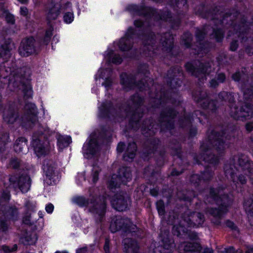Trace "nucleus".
Returning <instances> with one entry per match:
<instances>
[{
  "label": "nucleus",
  "instance_id": "f257e3e1",
  "mask_svg": "<svg viewBox=\"0 0 253 253\" xmlns=\"http://www.w3.org/2000/svg\"><path fill=\"white\" fill-rule=\"evenodd\" d=\"M186 215L183 216L179 225H174L173 228V232L177 236L180 235L181 232H186L184 226L197 227L204 221V216L200 213H194L187 217Z\"/></svg>",
  "mask_w": 253,
  "mask_h": 253
},
{
  "label": "nucleus",
  "instance_id": "f03ea898",
  "mask_svg": "<svg viewBox=\"0 0 253 253\" xmlns=\"http://www.w3.org/2000/svg\"><path fill=\"white\" fill-rule=\"evenodd\" d=\"M75 202L80 206L87 205L90 212L94 214H98L100 217H102L105 212L106 203L104 200H100L95 202H87L83 197H77L75 199Z\"/></svg>",
  "mask_w": 253,
  "mask_h": 253
},
{
  "label": "nucleus",
  "instance_id": "7ed1b4c3",
  "mask_svg": "<svg viewBox=\"0 0 253 253\" xmlns=\"http://www.w3.org/2000/svg\"><path fill=\"white\" fill-rule=\"evenodd\" d=\"M62 9L59 0H53L48 2L46 7V17L51 22L57 19Z\"/></svg>",
  "mask_w": 253,
  "mask_h": 253
},
{
  "label": "nucleus",
  "instance_id": "20e7f679",
  "mask_svg": "<svg viewBox=\"0 0 253 253\" xmlns=\"http://www.w3.org/2000/svg\"><path fill=\"white\" fill-rule=\"evenodd\" d=\"M36 52L35 47V40L33 38L24 39L21 42L19 47V53L23 57L29 56L35 53Z\"/></svg>",
  "mask_w": 253,
  "mask_h": 253
},
{
  "label": "nucleus",
  "instance_id": "39448f33",
  "mask_svg": "<svg viewBox=\"0 0 253 253\" xmlns=\"http://www.w3.org/2000/svg\"><path fill=\"white\" fill-rule=\"evenodd\" d=\"M129 202V199L121 194H117L112 199V206L117 211H123L126 210Z\"/></svg>",
  "mask_w": 253,
  "mask_h": 253
},
{
  "label": "nucleus",
  "instance_id": "423d86ee",
  "mask_svg": "<svg viewBox=\"0 0 253 253\" xmlns=\"http://www.w3.org/2000/svg\"><path fill=\"white\" fill-rule=\"evenodd\" d=\"M32 144L35 153L39 157L45 154L49 150L47 142L41 143V140L36 136H33Z\"/></svg>",
  "mask_w": 253,
  "mask_h": 253
},
{
  "label": "nucleus",
  "instance_id": "0eeeda50",
  "mask_svg": "<svg viewBox=\"0 0 253 253\" xmlns=\"http://www.w3.org/2000/svg\"><path fill=\"white\" fill-rule=\"evenodd\" d=\"M231 115L236 119L240 118H250L253 115V111L250 106L246 105L242 107V110L240 111V113L237 111L235 107L232 108Z\"/></svg>",
  "mask_w": 253,
  "mask_h": 253
},
{
  "label": "nucleus",
  "instance_id": "6e6552de",
  "mask_svg": "<svg viewBox=\"0 0 253 253\" xmlns=\"http://www.w3.org/2000/svg\"><path fill=\"white\" fill-rule=\"evenodd\" d=\"M127 222V220L122 219L121 217H116L111 222L110 230L112 232H116L124 227H126L124 224Z\"/></svg>",
  "mask_w": 253,
  "mask_h": 253
},
{
  "label": "nucleus",
  "instance_id": "1a4fd4ad",
  "mask_svg": "<svg viewBox=\"0 0 253 253\" xmlns=\"http://www.w3.org/2000/svg\"><path fill=\"white\" fill-rule=\"evenodd\" d=\"M239 165L240 167V169L238 170H241L247 172L251 173V169L253 166V163L248 160V159L245 156H243L241 158L238 160Z\"/></svg>",
  "mask_w": 253,
  "mask_h": 253
},
{
  "label": "nucleus",
  "instance_id": "9d476101",
  "mask_svg": "<svg viewBox=\"0 0 253 253\" xmlns=\"http://www.w3.org/2000/svg\"><path fill=\"white\" fill-rule=\"evenodd\" d=\"M180 249L183 248L185 253H199L201 251V247L198 243L192 244L190 243L181 245Z\"/></svg>",
  "mask_w": 253,
  "mask_h": 253
},
{
  "label": "nucleus",
  "instance_id": "9b49d317",
  "mask_svg": "<svg viewBox=\"0 0 253 253\" xmlns=\"http://www.w3.org/2000/svg\"><path fill=\"white\" fill-rule=\"evenodd\" d=\"M19 189L23 193L28 191L30 187V178L28 176H23L19 177L18 180Z\"/></svg>",
  "mask_w": 253,
  "mask_h": 253
},
{
  "label": "nucleus",
  "instance_id": "f8f14e48",
  "mask_svg": "<svg viewBox=\"0 0 253 253\" xmlns=\"http://www.w3.org/2000/svg\"><path fill=\"white\" fill-rule=\"evenodd\" d=\"M124 249L127 253H136L138 249L137 243L130 239L124 240Z\"/></svg>",
  "mask_w": 253,
  "mask_h": 253
},
{
  "label": "nucleus",
  "instance_id": "ddd939ff",
  "mask_svg": "<svg viewBox=\"0 0 253 253\" xmlns=\"http://www.w3.org/2000/svg\"><path fill=\"white\" fill-rule=\"evenodd\" d=\"M14 47L13 43L11 42H8V43H5L0 48V58H3V59H6L10 57V50Z\"/></svg>",
  "mask_w": 253,
  "mask_h": 253
},
{
  "label": "nucleus",
  "instance_id": "4468645a",
  "mask_svg": "<svg viewBox=\"0 0 253 253\" xmlns=\"http://www.w3.org/2000/svg\"><path fill=\"white\" fill-rule=\"evenodd\" d=\"M98 149V145L96 140L91 139L86 144H85L83 147V150L86 154H94L95 152Z\"/></svg>",
  "mask_w": 253,
  "mask_h": 253
},
{
  "label": "nucleus",
  "instance_id": "2eb2a0df",
  "mask_svg": "<svg viewBox=\"0 0 253 253\" xmlns=\"http://www.w3.org/2000/svg\"><path fill=\"white\" fill-rule=\"evenodd\" d=\"M14 149L17 153H24L26 151L27 146L24 138L19 139L14 146Z\"/></svg>",
  "mask_w": 253,
  "mask_h": 253
},
{
  "label": "nucleus",
  "instance_id": "dca6fc26",
  "mask_svg": "<svg viewBox=\"0 0 253 253\" xmlns=\"http://www.w3.org/2000/svg\"><path fill=\"white\" fill-rule=\"evenodd\" d=\"M136 150V145L134 143H130L128 146L127 154L124 156V159L126 161L132 160L135 156V152Z\"/></svg>",
  "mask_w": 253,
  "mask_h": 253
},
{
  "label": "nucleus",
  "instance_id": "f3484780",
  "mask_svg": "<svg viewBox=\"0 0 253 253\" xmlns=\"http://www.w3.org/2000/svg\"><path fill=\"white\" fill-rule=\"evenodd\" d=\"M0 16L4 17L8 23L12 24L14 23V19L13 16L9 13L1 5H0Z\"/></svg>",
  "mask_w": 253,
  "mask_h": 253
},
{
  "label": "nucleus",
  "instance_id": "a211bd4d",
  "mask_svg": "<svg viewBox=\"0 0 253 253\" xmlns=\"http://www.w3.org/2000/svg\"><path fill=\"white\" fill-rule=\"evenodd\" d=\"M71 138L69 136L60 137L58 139V146L60 149L67 146L71 142Z\"/></svg>",
  "mask_w": 253,
  "mask_h": 253
},
{
  "label": "nucleus",
  "instance_id": "6ab92c4d",
  "mask_svg": "<svg viewBox=\"0 0 253 253\" xmlns=\"http://www.w3.org/2000/svg\"><path fill=\"white\" fill-rule=\"evenodd\" d=\"M244 206L248 213L250 221L253 225V202L250 205V201L246 202Z\"/></svg>",
  "mask_w": 253,
  "mask_h": 253
},
{
  "label": "nucleus",
  "instance_id": "aec40b11",
  "mask_svg": "<svg viewBox=\"0 0 253 253\" xmlns=\"http://www.w3.org/2000/svg\"><path fill=\"white\" fill-rule=\"evenodd\" d=\"M16 116L12 112H9L4 115L3 119L7 123H13L16 120Z\"/></svg>",
  "mask_w": 253,
  "mask_h": 253
},
{
  "label": "nucleus",
  "instance_id": "412c9836",
  "mask_svg": "<svg viewBox=\"0 0 253 253\" xmlns=\"http://www.w3.org/2000/svg\"><path fill=\"white\" fill-rule=\"evenodd\" d=\"M43 169L46 176L49 178H51L54 174V169L53 167L44 165Z\"/></svg>",
  "mask_w": 253,
  "mask_h": 253
},
{
  "label": "nucleus",
  "instance_id": "4be33fe9",
  "mask_svg": "<svg viewBox=\"0 0 253 253\" xmlns=\"http://www.w3.org/2000/svg\"><path fill=\"white\" fill-rule=\"evenodd\" d=\"M25 109L26 111H28V113L32 115L33 116H35L37 114V108L34 104L28 103L26 104L25 107Z\"/></svg>",
  "mask_w": 253,
  "mask_h": 253
},
{
  "label": "nucleus",
  "instance_id": "5701e85b",
  "mask_svg": "<svg viewBox=\"0 0 253 253\" xmlns=\"http://www.w3.org/2000/svg\"><path fill=\"white\" fill-rule=\"evenodd\" d=\"M19 88L20 89H22L25 93V95H27L28 97L32 95L31 86L29 84H27L26 85L22 84L19 86Z\"/></svg>",
  "mask_w": 253,
  "mask_h": 253
},
{
  "label": "nucleus",
  "instance_id": "b1692460",
  "mask_svg": "<svg viewBox=\"0 0 253 253\" xmlns=\"http://www.w3.org/2000/svg\"><path fill=\"white\" fill-rule=\"evenodd\" d=\"M224 170L226 175H230L231 177L233 179V180L234 181L235 180V176L234 175L235 170L233 169V166L227 165L224 168Z\"/></svg>",
  "mask_w": 253,
  "mask_h": 253
},
{
  "label": "nucleus",
  "instance_id": "393cba45",
  "mask_svg": "<svg viewBox=\"0 0 253 253\" xmlns=\"http://www.w3.org/2000/svg\"><path fill=\"white\" fill-rule=\"evenodd\" d=\"M127 39H126L125 38L122 39L119 43V47L122 50H126L129 49V46H127L126 45V42H127Z\"/></svg>",
  "mask_w": 253,
  "mask_h": 253
},
{
  "label": "nucleus",
  "instance_id": "a878e982",
  "mask_svg": "<svg viewBox=\"0 0 253 253\" xmlns=\"http://www.w3.org/2000/svg\"><path fill=\"white\" fill-rule=\"evenodd\" d=\"M156 205L159 214L161 215H163L165 212L164 202L162 201H159L157 202Z\"/></svg>",
  "mask_w": 253,
  "mask_h": 253
},
{
  "label": "nucleus",
  "instance_id": "bb28decb",
  "mask_svg": "<svg viewBox=\"0 0 253 253\" xmlns=\"http://www.w3.org/2000/svg\"><path fill=\"white\" fill-rule=\"evenodd\" d=\"M73 20V14L71 12H67L64 15V20L66 23H71Z\"/></svg>",
  "mask_w": 253,
  "mask_h": 253
},
{
  "label": "nucleus",
  "instance_id": "cd10ccee",
  "mask_svg": "<svg viewBox=\"0 0 253 253\" xmlns=\"http://www.w3.org/2000/svg\"><path fill=\"white\" fill-rule=\"evenodd\" d=\"M31 236L29 238L28 237L25 238L26 242L28 244H34L37 240V237L35 234L31 235Z\"/></svg>",
  "mask_w": 253,
  "mask_h": 253
},
{
  "label": "nucleus",
  "instance_id": "c85d7f7f",
  "mask_svg": "<svg viewBox=\"0 0 253 253\" xmlns=\"http://www.w3.org/2000/svg\"><path fill=\"white\" fill-rule=\"evenodd\" d=\"M17 247L16 245H14L12 248H10L9 247L7 246H3L2 247V250L6 253L16 251L17 250Z\"/></svg>",
  "mask_w": 253,
  "mask_h": 253
},
{
  "label": "nucleus",
  "instance_id": "c756f323",
  "mask_svg": "<svg viewBox=\"0 0 253 253\" xmlns=\"http://www.w3.org/2000/svg\"><path fill=\"white\" fill-rule=\"evenodd\" d=\"M7 229V226L5 222L0 219V232H4Z\"/></svg>",
  "mask_w": 253,
  "mask_h": 253
},
{
  "label": "nucleus",
  "instance_id": "7c9ffc66",
  "mask_svg": "<svg viewBox=\"0 0 253 253\" xmlns=\"http://www.w3.org/2000/svg\"><path fill=\"white\" fill-rule=\"evenodd\" d=\"M223 212L224 211H221V210L220 209V210L214 209V210H212V211L211 213L214 216H220L221 215L222 212Z\"/></svg>",
  "mask_w": 253,
  "mask_h": 253
},
{
  "label": "nucleus",
  "instance_id": "2f4dec72",
  "mask_svg": "<svg viewBox=\"0 0 253 253\" xmlns=\"http://www.w3.org/2000/svg\"><path fill=\"white\" fill-rule=\"evenodd\" d=\"M215 36L217 41H220L223 37V33L221 31H219L215 33Z\"/></svg>",
  "mask_w": 253,
  "mask_h": 253
},
{
  "label": "nucleus",
  "instance_id": "473e14b6",
  "mask_svg": "<svg viewBox=\"0 0 253 253\" xmlns=\"http://www.w3.org/2000/svg\"><path fill=\"white\" fill-rule=\"evenodd\" d=\"M54 209V206L51 204H48L45 207V210L48 213H51Z\"/></svg>",
  "mask_w": 253,
  "mask_h": 253
},
{
  "label": "nucleus",
  "instance_id": "72a5a7b5",
  "mask_svg": "<svg viewBox=\"0 0 253 253\" xmlns=\"http://www.w3.org/2000/svg\"><path fill=\"white\" fill-rule=\"evenodd\" d=\"M10 165L13 168L15 169L17 168L19 165V162L17 159L12 160L11 162Z\"/></svg>",
  "mask_w": 253,
  "mask_h": 253
},
{
  "label": "nucleus",
  "instance_id": "f704fd0d",
  "mask_svg": "<svg viewBox=\"0 0 253 253\" xmlns=\"http://www.w3.org/2000/svg\"><path fill=\"white\" fill-rule=\"evenodd\" d=\"M104 250L105 253H109V241L107 240H106L104 246Z\"/></svg>",
  "mask_w": 253,
  "mask_h": 253
},
{
  "label": "nucleus",
  "instance_id": "c9c22d12",
  "mask_svg": "<svg viewBox=\"0 0 253 253\" xmlns=\"http://www.w3.org/2000/svg\"><path fill=\"white\" fill-rule=\"evenodd\" d=\"M28 11L26 7H22L20 8V13L23 16H26L28 14Z\"/></svg>",
  "mask_w": 253,
  "mask_h": 253
},
{
  "label": "nucleus",
  "instance_id": "e433bc0d",
  "mask_svg": "<svg viewBox=\"0 0 253 253\" xmlns=\"http://www.w3.org/2000/svg\"><path fill=\"white\" fill-rule=\"evenodd\" d=\"M125 145L123 143L120 142L118 144V147H117V151L119 152H122L124 148Z\"/></svg>",
  "mask_w": 253,
  "mask_h": 253
},
{
  "label": "nucleus",
  "instance_id": "4c0bfd02",
  "mask_svg": "<svg viewBox=\"0 0 253 253\" xmlns=\"http://www.w3.org/2000/svg\"><path fill=\"white\" fill-rule=\"evenodd\" d=\"M217 144H218V145L217 146H216V148L217 149H222V148H224V144H223V143L222 141H217L215 143V145L217 146Z\"/></svg>",
  "mask_w": 253,
  "mask_h": 253
},
{
  "label": "nucleus",
  "instance_id": "58836bf2",
  "mask_svg": "<svg viewBox=\"0 0 253 253\" xmlns=\"http://www.w3.org/2000/svg\"><path fill=\"white\" fill-rule=\"evenodd\" d=\"M246 129L248 131H251L253 130V123H249L246 125Z\"/></svg>",
  "mask_w": 253,
  "mask_h": 253
},
{
  "label": "nucleus",
  "instance_id": "ea45409f",
  "mask_svg": "<svg viewBox=\"0 0 253 253\" xmlns=\"http://www.w3.org/2000/svg\"><path fill=\"white\" fill-rule=\"evenodd\" d=\"M237 43L236 42H233L231 43L230 45V49L232 51L235 50L237 48Z\"/></svg>",
  "mask_w": 253,
  "mask_h": 253
},
{
  "label": "nucleus",
  "instance_id": "a19ab883",
  "mask_svg": "<svg viewBox=\"0 0 253 253\" xmlns=\"http://www.w3.org/2000/svg\"><path fill=\"white\" fill-rule=\"evenodd\" d=\"M225 75L223 74H220L218 75V82L219 83H222L225 80Z\"/></svg>",
  "mask_w": 253,
  "mask_h": 253
},
{
  "label": "nucleus",
  "instance_id": "79ce46f5",
  "mask_svg": "<svg viewBox=\"0 0 253 253\" xmlns=\"http://www.w3.org/2000/svg\"><path fill=\"white\" fill-rule=\"evenodd\" d=\"M238 179L241 184H244L246 182V179L245 177L241 175L239 176Z\"/></svg>",
  "mask_w": 253,
  "mask_h": 253
},
{
  "label": "nucleus",
  "instance_id": "37998d69",
  "mask_svg": "<svg viewBox=\"0 0 253 253\" xmlns=\"http://www.w3.org/2000/svg\"><path fill=\"white\" fill-rule=\"evenodd\" d=\"M240 75L239 73H237L236 74H234L233 76H232V78L234 80H235V81H238L240 79Z\"/></svg>",
  "mask_w": 253,
  "mask_h": 253
},
{
  "label": "nucleus",
  "instance_id": "c03bdc74",
  "mask_svg": "<svg viewBox=\"0 0 253 253\" xmlns=\"http://www.w3.org/2000/svg\"><path fill=\"white\" fill-rule=\"evenodd\" d=\"M4 72L8 73V71L5 70L4 71L3 69H1L0 71V76L3 77V78H5L7 75L4 74Z\"/></svg>",
  "mask_w": 253,
  "mask_h": 253
},
{
  "label": "nucleus",
  "instance_id": "a18cd8bd",
  "mask_svg": "<svg viewBox=\"0 0 253 253\" xmlns=\"http://www.w3.org/2000/svg\"><path fill=\"white\" fill-rule=\"evenodd\" d=\"M113 62L117 64H119L122 62V58L120 56H117L113 60Z\"/></svg>",
  "mask_w": 253,
  "mask_h": 253
},
{
  "label": "nucleus",
  "instance_id": "49530a36",
  "mask_svg": "<svg viewBox=\"0 0 253 253\" xmlns=\"http://www.w3.org/2000/svg\"><path fill=\"white\" fill-rule=\"evenodd\" d=\"M202 253H213V250L211 248H206L203 250Z\"/></svg>",
  "mask_w": 253,
  "mask_h": 253
},
{
  "label": "nucleus",
  "instance_id": "de8ad7c7",
  "mask_svg": "<svg viewBox=\"0 0 253 253\" xmlns=\"http://www.w3.org/2000/svg\"><path fill=\"white\" fill-rule=\"evenodd\" d=\"M226 225L232 229H233L234 227V224L232 222L230 221H227L226 222Z\"/></svg>",
  "mask_w": 253,
  "mask_h": 253
},
{
  "label": "nucleus",
  "instance_id": "09e8293b",
  "mask_svg": "<svg viewBox=\"0 0 253 253\" xmlns=\"http://www.w3.org/2000/svg\"><path fill=\"white\" fill-rule=\"evenodd\" d=\"M86 248H83L77 251V253H86Z\"/></svg>",
  "mask_w": 253,
  "mask_h": 253
},
{
  "label": "nucleus",
  "instance_id": "8fccbe9b",
  "mask_svg": "<svg viewBox=\"0 0 253 253\" xmlns=\"http://www.w3.org/2000/svg\"><path fill=\"white\" fill-rule=\"evenodd\" d=\"M52 30L51 29L47 31L45 33L46 37L50 38L52 35Z\"/></svg>",
  "mask_w": 253,
  "mask_h": 253
},
{
  "label": "nucleus",
  "instance_id": "3c124183",
  "mask_svg": "<svg viewBox=\"0 0 253 253\" xmlns=\"http://www.w3.org/2000/svg\"><path fill=\"white\" fill-rule=\"evenodd\" d=\"M134 25L136 27H140L142 25V22L141 21L137 20L134 22Z\"/></svg>",
  "mask_w": 253,
  "mask_h": 253
},
{
  "label": "nucleus",
  "instance_id": "603ef678",
  "mask_svg": "<svg viewBox=\"0 0 253 253\" xmlns=\"http://www.w3.org/2000/svg\"><path fill=\"white\" fill-rule=\"evenodd\" d=\"M98 180V174L95 172L93 175V181L95 182Z\"/></svg>",
  "mask_w": 253,
  "mask_h": 253
},
{
  "label": "nucleus",
  "instance_id": "864d4df0",
  "mask_svg": "<svg viewBox=\"0 0 253 253\" xmlns=\"http://www.w3.org/2000/svg\"><path fill=\"white\" fill-rule=\"evenodd\" d=\"M3 140H0V145H2L5 143V140L7 138V135L6 134L4 135Z\"/></svg>",
  "mask_w": 253,
  "mask_h": 253
},
{
  "label": "nucleus",
  "instance_id": "5fc2aeb1",
  "mask_svg": "<svg viewBox=\"0 0 253 253\" xmlns=\"http://www.w3.org/2000/svg\"><path fill=\"white\" fill-rule=\"evenodd\" d=\"M3 197L6 200H9L10 198V195L9 192H7L4 195H3Z\"/></svg>",
  "mask_w": 253,
  "mask_h": 253
},
{
  "label": "nucleus",
  "instance_id": "6e6d98bb",
  "mask_svg": "<svg viewBox=\"0 0 253 253\" xmlns=\"http://www.w3.org/2000/svg\"><path fill=\"white\" fill-rule=\"evenodd\" d=\"M211 84L212 86H215L217 84V82L215 80H212L211 82Z\"/></svg>",
  "mask_w": 253,
  "mask_h": 253
},
{
  "label": "nucleus",
  "instance_id": "4d7b16f0",
  "mask_svg": "<svg viewBox=\"0 0 253 253\" xmlns=\"http://www.w3.org/2000/svg\"><path fill=\"white\" fill-rule=\"evenodd\" d=\"M124 176V177L126 178L127 180L130 179V174L128 172L126 174H125Z\"/></svg>",
  "mask_w": 253,
  "mask_h": 253
},
{
  "label": "nucleus",
  "instance_id": "13d9d810",
  "mask_svg": "<svg viewBox=\"0 0 253 253\" xmlns=\"http://www.w3.org/2000/svg\"><path fill=\"white\" fill-rule=\"evenodd\" d=\"M117 183L118 181L116 182V184L114 186V187H115L117 185ZM109 186L110 187V188H113V187H114V181H111L109 183Z\"/></svg>",
  "mask_w": 253,
  "mask_h": 253
},
{
  "label": "nucleus",
  "instance_id": "bf43d9fd",
  "mask_svg": "<svg viewBox=\"0 0 253 253\" xmlns=\"http://www.w3.org/2000/svg\"><path fill=\"white\" fill-rule=\"evenodd\" d=\"M227 252H229V253H234V250L233 248H230L227 249Z\"/></svg>",
  "mask_w": 253,
  "mask_h": 253
},
{
  "label": "nucleus",
  "instance_id": "052dcab7",
  "mask_svg": "<svg viewBox=\"0 0 253 253\" xmlns=\"http://www.w3.org/2000/svg\"><path fill=\"white\" fill-rule=\"evenodd\" d=\"M151 194L154 196H155L157 195V192L156 191H155V190H151Z\"/></svg>",
  "mask_w": 253,
  "mask_h": 253
},
{
  "label": "nucleus",
  "instance_id": "680f3d73",
  "mask_svg": "<svg viewBox=\"0 0 253 253\" xmlns=\"http://www.w3.org/2000/svg\"><path fill=\"white\" fill-rule=\"evenodd\" d=\"M9 181L10 182L14 183L15 182V178L13 176H12L9 178Z\"/></svg>",
  "mask_w": 253,
  "mask_h": 253
},
{
  "label": "nucleus",
  "instance_id": "e2e57ef3",
  "mask_svg": "<svg viewBox=\"0 0 253 253\" xmlns=\"http://www.w3.org/2000/svg\"><path fill=\"white\" fill-rule=\"evenodd\" d=\"M246 253H253V248L249 249Z\"/></svg>",
  "mask_w": 253,
  "mask_h": 253
},
{
  "label": "nucleus",
  "instance_id": "0e129e2a",
  "mask_svg": "<svg viewBox=\"0 0 253 253\" xmlns=\"http://www.w3.org/2000/svg\"><path fill=\"white\" fill-rule=\"evenodd\" d=\"M65 5H66V7H69L71 6V3L69 2H67Z\"/></svg>",
  "mask_w": 253,
  "mask_h": 253
},
{
  "label": "nucleus",
  "instance_id": "69168bd1",
  "mask_svg": "<svg viewBox=\"0 0 253 253\" xmlns=\"http://www.w3.org/2000/svg\"><path fill=\"white\" fill-rule=\"evenodd\" d=\"M18 0L21 3H25L28 1V0Z\"/></svg>",
  "mask_w": 253,
  "mask_h": 253
},
{
  "label": "nucleus",
  "instance_id": "338daca9",
  "mask_svg": "<svg viewBox=\"0 0 253 253\" xmlns=\"http://www.w3.org/2000/svg\"><path fill=\"white\" fill-rule=\"evenodd\" d=\"M191 66V65H190V64H187L186 65V67H187V68L188 70H190V69L189 68V66Z\"/></svg>",
  "mask_w": 253,
  "mask_h": 253
},
{
  "label": "nucleus",
  "instance_id": "774afa93",
  "mask_svg": "<svg viewBox=\"0 0 253 253\" xmlns=\"http://www.w3.org/2000/svg\"><path fill=\"white\" fill-rule=\"evenodd\" d=\"M55 253H68L66 252H56Z\"/></svg>",
  "mask_w": 253,
  "mask_h": 253
}]
</instances>
